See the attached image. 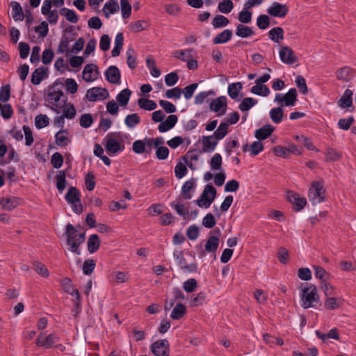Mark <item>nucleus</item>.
I'll return each instance as SVG.
<instances>
[{
    "mask_svg": "<svg viewBox=\"0 0 356 356\" xmlns=\"http://www.w3.org/2000/svg\"><path fill=\"white\" fill-rule=\"evenodd\" d=\"M325 190L321 182L313 181L312 187L309 189L308 198L312 204H317L325 200Z\"/></svg>",
    "mask_w": 356,
    "mask_h": 356,
    "instance_id": "obj_5",
    "label": "nucleus"
},
{
    "mask_svg": "<svg viewBox=\"0 0 356 356\" xmlns=\"http://www.w3.org/2000/svg\"><path fill=\"white\" fill-rule=\"evenodd\" d=\"M63 84L58 81L49 87L48 92L44 97L46 106L56 112L60 113L67 102V97L63 92Z\"/></svg>",
    "mask_w": 356,
    "mask_h": 356,
    "instance_id": "obj_1",
    "label": "nucleus"
},
{
    "mask_svg": "<svg viewBox=\"0 0 356 356\" xmlns=\"http://www.w3.org/2000/svg\"><path fill=\"white\" fill-rule=\"evenodd\" d=\"M103 12L106 17H108L109 14H114L119 10V5L117 1H113L104 4Z\"/></svg>",
    "mask_w": 356,
    "mask_h": 356,
    "instance_id": "obj_35",
    "label": "nucleus"
},
{
    "mask_svg": "<svg viewBox=\"0 0 356 356\" xmlns=\"http://www.w3.org/2000/svg\"><path fill=\"white\" fill-rule=\"evenodd\" d=\"M99 245H100V240H99L98 235H97V234L90 235V236L89 237L88 242H87L88 251L90 253H93V252H96L99 249Z\"/></svg>",
    "mask_w": 356,
    "mask_h": 356,
    "instance_id": "obj_27",
    "label": "nucleus"
},
{
    "mask_svg": "<svg viewBox=\"0 0 356 356\" xmlns=\"http://www.w3.org/2000/svg\"><path fill=\"white\" fill-rule=\"evenodd\" d=\"M193 50L191 49H187L180 51H175L172 55L175 58L181 60L182 61H187L189 58H192L191 54Z\"/></svg>",
    "mask_w": 356,
    "mask_h": 356,
    "instance_id": "obj_47",
    "label": "nucleus"
},
{
    "mask_svg": "<svg viewBox=\"0 0 356 356\" xmlns=\"http://www.w3.org/2000/svg\"><path fill=\"white\" fill-rule=\"evenodd\" d=\"M120 6L122 17L124 19L128 18L131 13V6L129 3V1L121 0Z\"/></svg>",
    "mask_w": 356,
    "mask_h": 356,
    "instance_id": "obj_56",
    "label": "nucleus"
},
{
    "mask_svg": "<svg viewBox=\"0 0 356 356\" xmlns=\"http://www.w3.org/2000/svg\"><path fill=\"white\" fill-rule=\"evenodd\" d=\"M234 8V4L231 0H225L218 3V10L225 14L229 13Z\"/></svg>",
    "mask_w": 356,
    "mask_h": 356,
    "instance_id": "obj_53",
    "label": "nucleus"
},
{
    "mask_svg": "<svg viewBox=\"0 0 356 356\" xmlns=\"http://www.w3.org/2000/svg\"><path fill=\"white\" fill-rule=\"evenodd\" d=\"M251 92L255 95L267 97L270 90L266 85L257 84L251 88Z\"/></svg>",
    "mask_w": 356,
    "mask_h": 356,
    "instance_id": "obj_44",
    "label": "nucleus"
},
{
    "mask_svg": "<svg viewBox=\"0 0 356 356\" xmlns=\"http://www.w3.org/2000/svg\"><path fill=\"white\" fill-rule=\"evenodd\" d=\"M241 89L242 83L241 82L229 84L227 90L228 95L232 99H235L238 97V93Z\"/></svg>",
    "mask_w": 356,
    "mask_h": 356,
    "instance_id": "obj_38",
    "label": "nucleus"
},
{
    "mask_svg": "<svg viewBox=\"0 0 356 356\" xmlns=\"http://www.w3.org/2000/svg\"><path fill=\"white\" fill-rule=\"evenodd\" d=\"M232 36V31L229 29H225L221 33L216 35L213 38V44H222L228 42Z\"/></svg>",
    "mask_w": 356,
    "mask_h": 356,
    "instance_id": "obj_26",
    "label": "nucleus"
},
{
    "mask_svg": "<svg viewBox=\"0 0 356 356\" xmlns=\"http://www.w3.org/2000/svg\"><path fill=\"white\" fill-rule=\"evenodd\" d=\"M195 186V181L193 179L186 181L181 188V195L184 200H190L191 198V191Z\"/></svg>",
    "mask_w": 356,
    "mask_h": 356,
    "instance_id": "obj_24",
    "label": "nucleus"
},
{
    "mask_svg": "<svg viewBox=\"0 0 356 356\" xmlns=\"http://www.w3.org/2000/svg\"><path fill=\"white\" fill-rule=\"evenodd\" d=\"M296 140L298 142H300L304 144V145L309 149L313 150L316 152H318V149L316 148L313 143L311 142L310 139L303 135L296 136L295 137Z\"/></svg>",
    "mask_w": 356,
    "mask_h": 356,
    "instance_id": "obj_52",
    "label": "nucleus"
},
{
    "mask_svg": "<svg viewBox=\"0 0 356 356\" xmlns=\"http://www.w3.org/2000/svg\"><path fill=\"white\" fill-rule=\"evenodd\" d=\"M65 172L64 170L59 171L56 176V188L60 193H62L66 187Z\"/></svg>",
    "mask_w": 356,
    "mask_h": 356,
    "instance_id": "obj_39",
    "label": "nucleus"
},
{
    "mask_svg": "<svg viewBox=\"0 0 356 356\" xmlns=\"http://www.w3.org/2000/svg\"><path fill=\"white\" fill-rule=\"evenodd\" d=\"M186 313V307L182 303H178L172 309L170 317L174 320L181 318Z\"/></svg>",
    "mask_w": 356,
    "mask_h": 356,
    "instance_id": "obj_28",
    "label": "nucleus"
},
{
    "mask_svg": "<svg viewBox=\"0 0 356 356\" xmlns=\"http://www.w3.org/2000/svg\"><path fill=\"white\" fill-rule=\"evenodd\" d=\"M118 136V134L113 133L108 134L104 139L106 141V149L110 154H114L118 152H122L124 148V145L119 143L117 138Z\"/></svg>",
    "mask_w": 356,
    "mask_h": 356,
    "instance_id": "obj_7",
    "label": "nucleus"
},
{
    "mask_svg": "<svg viewBox=\"0 0 356 356\" xmlns=\"http://www.w3.org/2000/svg\"><path fill=\"white\" fill-rule=\"evenodd\" d=\"M222 156L220 154H215L210 161V165L212 170H220L222 165Z\"/></svg>",
    "mask_w": 356,
    "mask_h": 356,
    "instance_id": "obj_55",
    "label": "nucleus"
},
{
    "mask_svg": "<svg viewBox=\"0 0 356 356\" xmlns=\"http://www.w3.org/2000/svg\"><path fill=\"white\" fill-rule=\"evenodd\" d=\"M138 106L146 111H153L156 108L157 104L153 100L140 98L138 100Z\"/></svg>",
    "mask_w": 356,
    "mask_h": 356,
    "instance_id": "obj_33",
    "label": "nucleus"
},
{
    "mask_svg": "<svg viewBox=\"0 0 356 356\" xmlns=\"http://www.w3.org/2000/svg\"><path fill=\"white\" fill-rule=\"evenodd\" d=\"M60 13L61 15L65 16L67 20L72 23H76L79 20V17L76 15V13L70 9L63 8L60 10Z\"/></svg>",
    "mask_w": 356,
    "mask_h": 356,
    "instance_id": "obj_42",
    "label": "nucleus"
},
{
    "mask_svg": "<svg viewBox=\"0 0 356 356\" xmlns=\"http://www.w3.org/2000/svg\"><path fill=\"white\" fill-rule=\"evenodd\" d=\"M127 63L131 69L136 68V56L135 51L133 49L129 48L127 51Z\"/></svg>",
    "mask_w": 356,
    "mask_h": 356,
    "instance_id": "obj_60",
    "label": "nucleus"
},
{
    "mask_svg": "<svg viewBox=\"0 0 356 356\" xmlns=\"http://www.w3.org/2000/svg\"><path fill=\"white\" fill-rule=\"evenodd\" d=\"M275 127L270 124H266L255 131L254 136L259 140H265L274 131Z\"/></svg>",
    "mask_w": 356,
    "mask_h": 356,
    "instance_id": "obj_20",
    "label": "nucleus"
},
{
    "mask_svg": "<svg viewBox=\"0 0 356 356\" xmlns=\"http://www.w3.org/2000/svg\"><path fill=\"white\" fill-rule=\"evenodd\" d=\"M268 35L272 40L278 43L284 38V31L281 27H275L269 31Z\"/></svg>",
    "mask_w": 356,
    "mask_h": 356,
    "instance_id": "obj_41",
    "label": "nucleus"
},
{
    "mask_svg": "<svg viewBox=\"0 0 356 356\" xmlns=\"http://www.w3.org/2000/svg\"><path fill=\"white\" fill-rule=\"evenodd\" d=\"M10 6L12 7L13 10V17L14 20H23L24 19V13L22 12V7L20 4L16 1H12L10 3Z\"/></svg>",
    "mask_w": 356,
    "mask_h": 356,
    "instance_id": "obj_34",
    "label": "nucleus"
},
{
    "mask_svg": "<svg viewBox=\"0 0 356 356\" xmlns=\"http://www.w3.org/2000/svg\"><path fill=\"white\" fill-rule=\"evenodd\" d=\"M98 69L94 64H88L83 71V79L87 82H91L97 79Z\"/></svg>",
    "mask_w": 356,
    "mask_h": 356,
    "instance_id": "obj_15",
    "label": "nucleus"
},
{
    "mask_svg": "<svg viewBox=\"0 0 356 356\" xmlns=\"http://www.w3.org/2000/svg\"><path fill=\"white\" fill-rule=\"evenodd\" d=\"M110 282H114L116 284L124 283L127 280V276L125 273L117 271L108 275Z\"/></svg>",
    "mask_w": 356,
    "mask_h": 356,
    "instance_id": "obj_40",
    "label": "nucleus"
},
{
    "mask_svg": "<svg viewBox=\"0 0 356 356\" xmlns=\"http://www.w3.org/2000/svg\"><path fill=\"white\" fill-rule=\"evenodd\" d=\"M131 92L129 89L122 90L117 96L116 99L121 106H126L129 101Z\"/></svg>",
    "mask_w": 356,
    "mask_h": 356,
    "instance_id": "obj_32",
    "label": "nucleus"
},
{
    "mask_svg": "<svg viewBox=\"0 0 356 356\" xmlns=\"http://www.w3.org/2000/svg\"><path fill=\"white\" fill-rule=\"evenodd\" d=\"M155 356H169L170 343L167 339L158 340L150 346Z\"/></svg>",
    "mask_w": 356,
    "mask_h": 356,
    "instance_id": "obj_8",
    "label": "nucleus"
},
{
    "mask_svg": "<svg viewBox=\"0 0 356 356\" xmlns=\"http://www.w3.org/2000/svg\"><path fill=\"white\" fill-rule=\"evenodd\" d=\"M289 12V8L285 4L278 2H273L272 5L267 9V13L275 17H284Z\"/></svg>",
    "mask_w": 356,
    "mask_h": 356,
    "instance_id": "obj_11",
    "label": "nucleus"
},
{
    "mask_svg": "<svg viewBox=\"0 0 356 356\" xmlns=\"http://www.w3.org/2000/svg\"><path fill=\"white\" fill-rule=\"evenodd\" d=\"M254 34V32L251 27L238 24L236 26V35L241 38H247Z\"/></svg>",
    "mask_w": 356,
    "mask_h": 356,
    "instance_id": "obj_37",
    "label": "nucleus"
},
{
    "mask_svg": "<svg viewBox=\"0 0 356 356\" xmlns=\"http://www.w3.org/2000/svg\"><path fill=\"white\" fill-rule=\"evenodd\" d=\"M219 244V239L218 236H212L209 238L205 245V250L207 252H215Z\"/></svg>",
    "mask_w": 356,
    "mask_h": 356,
    "instance_id": "obj_46",
    "label": "nucleus"
},
{
    "mask_svg": "<svg viewBox=\"0 0 356 356\" xmlns=\"http://www.w3.org/2000/svg\"><path fill=\"white\" fill-rule=\"evenodd\" d=\"M108 96V92L106 89L98 87L88 90L86 93V98L90 102L103 100L106 99Z\"/></svg>",
    "mask_w": 356,
    "mask_h": 356,
    "instance_id": "obj_10",
    "label": "nucleus"
},
{
    "mask_svg": "<svg viewBox=\"0 0 356 356\" xmlns=\"http://www.w3.org/2000/svg\"><path fill=\"white\" fill-rule=\"evenodd\" d=\"M286 198L295 207L296 211L302 209L307 203L305 197H300L299 194L293 191L287 193Z\"/></svg>",
    "mask_w": 356,
    "mask_h": 356,
    "instance_id": "obj_14",
    "label": "nucleus"
},
{
    "mask_svg": "<svg viewBox=\"0 0 356 356\" xmlns=\"http://www.w3.org/2000/svg\"><path fill=\"white\" fill-rule=\"evenodd\" d=\"M302 307L304 309L315 307L314 302H319V296L316 293V289L314 285L307 284L301 293Z\"/></svg>",
    "mask_w": 356,
    "mask_h": 356,
    "instance_id": "obj_3",
    "label": "nucleus"
},
{
    "mask_svg": "<svg viewBox=\"0 0 356 356\" xmlns=\"http://www.w3.org/2000/svg\"><path fill=\"white\" fill-rule=\"evenodd\" d=\"M229 23V19L226 17L220 15L216 16L212 21V25L216 29L225 26Z\"/></svg>",
    "mask_w": 356,
    "mask_h": 356,
    "instance_id": "obj_49",
    "label": "nucleus"
},
{
    "mask_svg": "<svg viewBox=\"0 0 356 356\" xmlns=\"http://www.w3.org/2000/svg\"><path fill=\"white\" fill-rule=\"evenodd\" d=\"M202 152H213L217 145V140L213 136H203L202 138Z\"/></svg>",
    "mask_w": 356,
    "mask_h": 356,
    "instance_id": "obj_23",
    "label": "nucleus"
},
{
    "mask_svg": "<svg viewBox=\"0 0 356 356\" xmlns=\"http://www.w3.org/2000/svg\"><path fill=\"white\" fill-rule=\"evenodd\" d=\"M210 109L214 112L219 113L218 115L225 113L227 109V98L225 96L219 97L213 99L209 105Z\"/></svg>",
    "mask_w": 356,
    "mask_h": 356,
    "instance_id": "obj_13",
    "label": "nucleus"
},
{
    "mask_svg": "<svg viewBox=\"0 0 356 356\" xmlns=\"http://www.w3.org/2000/svg\"><path fill=\"white\" fill-rule=\"evenodd\" d=\"M285 106H293L297 100V92L295 88H291L287 93L284 95Z\"/></svg>",
    "mask_w": 356,
    "mask_h": 356,
    "instance_id": "obj_31",
    "label": "nucleus"
},
{
    "mask_svg": "<svg viewBox=\"0 0 356 356\" xmlns=\"http://www.w3.org/2000/svg\"><path fill=\"white\" fill-rule=\"evenodd\" d=\"M61 286L63 289L67 293L71 294L72 296H75L76 298L79 300L80 298V295L78 289H76L73 284H72V281L68 277H65L61 280Z\"/></svg>",
    "mask_w": 356,
    "mask_h": 356,
    "instance_id": "obj_19",
    "label": "nucleus"
},
{
    "mask_svg": "<svg viewBox=\"0 0 356 356\" xmlns=\"http://www.w3.org/2000/svg\"><path fill=\"white\" fill-rule=\"evenodd\" d=\"M105 76L107 81L111 83L118 84L120 82V72L116 66H110L105 72Z\"/></svg>",
    "mask_w": 356,
    "mask_h": 356,
    "instance_id": "obj_16",
    "label": "nucleus"
},
{
    "mask_svg": "<svg viewBox=\"0 0 356 356\" xmlns=\"http://www.w3.org/2000/svg\"><path fill=\"white\" fill-rule=\"evenodd\" d=\"M47 75V68L41 67L35 69L31 74V83L38 85Z\"/></svg>",
    "mask_w": 356,
    "mask_h": 356,
    "instance_id": "obj_22",
    "label": "nucleus"
},
{
    "mask_svg": "<svg viewBox=\"0 0 356 356\" xmlns=\"http://www.w3.org/2000/svg\"><path fill=\"white\" fill-rule=\"evenodd\" d=\"M179 80L177 74L175 72L168 74L165 76V82L168 86H172L175 85Z\"/></svg>",
    "mask_w": 356,
    "mask_h": 356,
    "instance_id": "obj_64",
    "label": "nucleus"
},
{
    "mask_svg": "<svg viewBox=\"0 0 356 356\" xmlns=\"http://www.w3.org/2000/svg\"><path fill=\"white\" fill-rule=\"evenodd\" d=\"M216 224V219L213 214L207 213L202 220V225L207 228L211 229Z\"/></svg>",
    "mask_w": 356,
    "mask_h": 356,
    "instance_id": "obj_61",
    "label": "nucleus"
},
{
    "mask_svg": "<svg viewBox=\"0 0 356 356\" xmlns=\"http://www.w3.org/2000/svg\"><path fill=\"white\" fill-rule=\"evenodd\" d=\"M61 111H63V117L67 119H73L76 115V109L71 103H65Z\"/></svg>",
    "mask_w": 356,
    "mask_h": 356,
    "instance_id": "obj_45",
    "label": "nucleus"
},
{
    "mask_svg": "<svg viewBox=\"0 0 356 356\" xmlns=\"http://www.w3.org/2000/svg\"><path fill=\"white\" fill-rule=\"evenodd\" d=\"M170 206L172 208L175 209L177 213L181 217H183L185 220L189 219V213L188 209L185 208L184 204L182 203L181 197L177 198L175 201H173Z\"/></svg>",
    "mask_w": 356,
    "mask_h": 356,
    "instance_id": "obj_17",
    "label": "nucleus"
},
{
    "mask_svg": "<svg viewBox=\"0 0 356 356\" xmlns=\"http://www.w3.org/2000/svg\"><path fill=\"white\" fill-rule=\"evenodd\" d=\"M270 18L266 15H261L257 17V25L260 29H266L269 26Z\"/></svg>",
    "mask_w": 356,
    "mask_h": 356,
    "instance_id": "obj_58",
    "label": "nucleus"
},
{
    "mask_svg": "<svg viewBox=\"0 0 356 356\" xmlns=\"http://www.w3.org/2000/svg\"><path fill=\"white\" fill-rule=\"evenodd\" d=\"M216 195V188L211 184H207L203 190L200 198L196 201L200 207L209 208Z\"/></svg>",
    "mask_w": 356,
    "mask_h": 356,
    "instance_id": "obj_4",
    "label": "nucleus"
},
{
    "mask_svg": "<svg viewBox=\"0 0 356 356\" xmlns=\"http://www.w3.org/2000/svg\"><path fill=\"white\" fill-rule=\"evenodd\" d=\"M229 124L227 122H221L213 133V137L216 140L222 139L227 134Z\"/></svg>",
    "mask_w": 356,
    "mask_h": 356,
    "instance_id": "obj_36",
    "label": "nucleus"
},
{
    "mask_svg": "<svg viewBox=\"0 0 356 356\" xmlns=\"http://www.w3.org/2000/svg\"><path fill=\"white\" fill-rule=\"evenodd\" d=\"M187 168L182 163H178L175 168V174L176 177L181 179L187 174Z\"/></svg>",
    "mask_w": 356,
    "mask_h": 356,
    "instance_id": "obj_63",
    "label": "nucleus"
},
{
    "mask_svg": "<svg viewBox=\"0 0 356 356\" xmlns=\"http://www.w3.org/2000/svg\"><path fill=\"white\" fill-rule=\"evenodd\" d=\"M42 333H40L35 340L38 346L44 348H51L54 347L55 343L60 341V337L55 333H51L44 339H42Z\"/></svg>",
    "mask_w": 356,
    "mask_h": 356,
    "instance_id": "obj_9",
    "label": "nucleus"
},
{
    "mask_svg": "<svg viewBox=\"0 0 356 356\" xmlns=\"http://www.w3.org/2000/svg\"><path fill=\"white\" fill-rule=\"evenodd\" d=\"M81 194L76 187L71 186L69 188L65 195L67 202L72 205L73 211L76 213L82 212L83 207L80 204Z\"/></svg>",
    "mask_w": 356,
    "mask_h": 356,
    "instance_id": "obj_6",
    "label": "nucleus"
},
{
    "mask_svg": "<svg viewBox=\"0 0 356 356\" xmlns=\"http://www.w3.org/2000/svg\"><path fill=\"white\" fill-rule=\"evenodd\" d=\"M352 95L353 92L346 89L338 102L339 106L343 108L351 106L353 104Z\"/></svg>",
    "mask_w": 356,
    "mask_h": 356,
    "instance_id": "obj_25",
    "label": "nucleus"
},
{
    "mask_svg": "<svg viewBox=\"0 0 356 356\" xmlns=\"http://www.w3.org/2000/svg\"><path fill=\"white\" fill-rule=\"evenodd\" d=\"M326 160L328 161H336L339 160L341 154L336 149L327 147L325 151Z\"/></svg>",
    "mask_w": 356,
    "mask_h": 356,
    "instance_id": "obj_51",
    "label": "nucleus"
},
{
    "mask_svg": "<svg viewBox=\"0 0 356 356\" xmlns=\"http://www.w3.org/2000/svg\"><path fill=\"white\" fill-rule=\"evenodd\" d=\"M177 116L175 115H169L165 121H163L158 127L160 132L163 133L171 129L177 122Z\"/></svg>",
    "mask_w": 356,
    "mask_h": 356,
    "instance_id": "obj_21",
    "label": "nucleus"
},
{
    "mask_svg": "<svg viewBox=\"0 0 356 356\" xmlns=\"http://www.w3.org/2000/svg\"><path fill=\"white\" fill-rule=\"evenodd\" d=\"M140 122V118L137 113L127 115L124 119V123L129 128H134Z\"/></svg>",
    "mask_w": 356,
    "mask_h": 356,
    "instance_id": "obj_43",
    "label": "nucleus"
},
{
    "mask_svg": "<svg viewBox=\"0 0 356 356\" xmlns=\"http://www.w3.org/2000/svg\"><path fill=\"white\" fill-rule=\"evenodd\" d=\"M67 135V132L64 130H61L57 132L55 136L56 144L60 146L67 145L69 143V139Z\"/></svg>",
    "mask_w": 356,
    "mask_h": 356,
    "instance_id": "obj_50",
    "label": "nucleus"
},
{
    "mask_svg": "<svg viewBox=\"0 0 356 356\" xmlns=\"http://www.w3.org/2000/svg\"><path fill=\"white\" fill-rule=\"evenodd\" d=\"M197 287V281L194 278L189 279L184 282L183 288L187 293H192L195 291Z\"/></svg>",
    "mask_w": 356,
    "mask_h": 356,
    "instance_id": "obj_59",
    "label": "nucleus"
},
{
    "mask_svg": "<svg viewBox=\"0 0 356 356\" xmlns=\"http://www.w3.org/2000/svg\"><path fill=\"white\" fill-rule=\"evenodd\" d=\"M238 19L240 22L243 24L250 23L252 20V12L243 8V10L238 13Z\"/></svg>",
    "mask_w": 356,
    "mask_h": 356,
    "instance_id": "obj_57",
    "label": "nucleus"
},
{
    "mask_svg": "<svg viewBox=\"0 0 356 356\" xmlns=\"http://www.w3.org/2000/svg\"><path fill=\"white\" fill-rule=\"evenodd\" d=\"M336 76L339 80L348 81L353 76L352 70L348 67H343L337 71Z\"/></svg>",
    "mask_w": 356,
    "mask_h": 356,
    "instance_id": "obj_29",
    "label": "nucleus"
},
{
    "mask_svg": "<svg viewBox=\"0 0 356 356\" xmlns=\"http://www.w3.org/2000/svg\"><path fill=\"white\" fill-rule=\"evenodd\" d=\"M269 115L271 120L274 123L279 124L282 120L284 116V111L281 107L274 108L270 111Z\"/></svg>",
    "mask_w": 356,
    "mask_h": 356,
    "instance_id": "obj_30",
    "label": "nucleus"
},
{
    "mask_svg": "<svg viewBox=\"0 0 356 356\" xmlns=\"http://www.w3.org/2000/svg\"><path fill=\"white\" fill-rule=\"evenodd\" d=\"M280 57L282 62L287 65H293L298 60L294 51L287 46L280 48Z\"/></svg>",
    "mask_w": 356,
    "mask_h": 356,
    "instance_id": "obj_12",
    "label": "nucleus"
},
{
    "mask_svg": "<svg viewBox=\"0 0 356 356\" xmlns=\"http://www.w3.org/2000/svg\"><path fill=\"white\" fill-rule=\"evenodd\" d=\"M19 204V200L15 197H6L0 200V209L11 211Z\"/></svg>",
    "mask_w": 356,
    "mask_h": 356,
    "instance_id": "obj_18",
    "label": "nucleus"
},
{
    "mask_svg": "<svg viewBox=\"0 0 356 356\" xmlns=\"http://www.w3.org/2000/svg\"><path fill=\"white\" fill-rule=\"evenodd\" d=\"M35 124L38 129H42L49 124V118L46 115L40 114L35 118Z\"/></svg>",
    "mask_w": 356,
    "mask_h": 356,
    "instance_id": "obj_54",
    "label": "nucleus"
},
{
    "mask_svg": "<svg viewBox=\"0 0 356 356\" xmlns=\"http://www.w3.org/2000/svg\"><path fill=\"white\" fill-rule=\"evenodd\" d=\"M65 235L67 236L66 243L70 250L79 253L78 248L85 241V232H79L72 224H67Z\"/></svg>",
    "mask_w": 356,
    "mask_h": 356,
    "instance_id": "obj_2",
    "label": "nucleus"
},
{
    "mask_svg": "<svg viewBox=\"0 0 356 356\" xmlns=\"http://www.w3.org/2000/svg\"><path fill=\"white\" fill-rule=\"evenodd\" d=\"M257 103V101L252 97H245L239 105L241 111H247Z\"/></svg>",
    "mask_w": 356,
    "mask_h": 356,
    "instance_id": "obj_48",
    "label": "nucleus"
},
{
    "mask_svg": "<svg viewBox=\"0 0 356 356\" xmlns=\"http://www.w3.org/2000/svg\"><path fill=\"white\" fill-rule=\"evenodd\" d=\"M51 163L52 165L54 166V168H57V169L60 168L62 166L63 163V156L58 152H55L51 156Z\"/></svg>",
    "mask_w": 356,
    "mask_h": 356,
    "instance_id": "obj_62",
    "label": "nucleus"
}]
</instances>
